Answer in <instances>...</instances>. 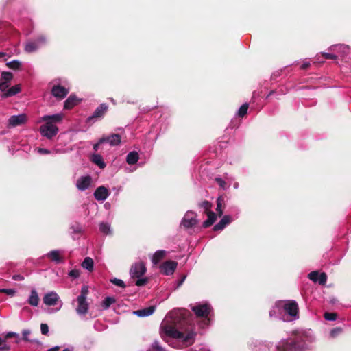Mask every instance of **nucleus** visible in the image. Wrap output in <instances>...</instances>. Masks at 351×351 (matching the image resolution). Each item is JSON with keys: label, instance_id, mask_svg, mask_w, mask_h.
Wrapping results in <instances>:
<instances>
[{"label": "nucleus", "instance_id": "nucleus-1", "mask_svg": "<svg viewBox=\"0 0 351 351\" xmlns=\"http://www.w3.org/2000/svg\"><path fill=\"white\" fill-rule=\"evenodd\" d=\"M189 314V312L185 309L172 313V317H174V323L180 322L179 327L182 328V330H179L178 328L171 324H164L162 326L167 336L181 341L183 346L191 345L194 341L196 335L193 326H191L190 328L184 330L182 328V326L189 322L186 317Z\"/></svg>", "mask_w": 351, "mask_h": 351}, {"label": "nucleus", "instance_id": "nucleus-2", "mask_svg": "<svg viewBox=\"0 0 351 351\" xmlns=\"http://www.w3.org/2000/svg\"><path fill=\"white\" fill-rule=\"evenodd\" d=\"M64 117V114L63 113L43 116L39 122H45V123L39 128L40 134L48 139L54 137L58 132V128L56 124L61 123Z\"/></svg>", "mask_w": 351, "mask_h": 351}, {"label": "nucleus", "instance_id": "nucleus-3", "mask_svg": "<svg viewBox=\"0 0 351 351\" xmlns=\"http://www.w3.org/2000/svg\"><path fill=\"white\" fill-rule=\"evenodd\" d=\"M282 311L287 313L293 319H297L299 317L298 305L294 300L279 301L276 302L269 311V316L271 317L278 316L281 313Z\"/></svg>", "mask_w": 351, "mask_h": 351}, {"label": "nucleus", "instance_id": "nucleus-4", "mask_svg": "<svg viewBox=\"0 0 351 351\" xmlns=\"http://www.w3.org/2000/svg\"><path fill=\"white\" fill-rule=\"evenodd\" d=\"M278 349L279 351H305L308 346L306 342L298 337L294 340L282 341L278 346Z\"/></svg>", "mask_w": 351, "mask_h": 351}, {"label": "nucleus", "instance_id": "nucleus-5", "mask_svg": "<svg viewBox=\"0 0 351 351\" xmlns=\"http://www.w3.org/2000/svg\"><path fill=\"white\" fill-rule=\"evenodd\" d=\"M47 43V38L45 35H39L34 40H29L27 41L24 46V50L27 53H33L38 49L40 47L45 45Z\"/></svg>", "mask_w": 351, "mask_h": 351}, {"label": "nucleus", "instance_id": "nucleus-6", "mask_svg": "<svg viewBox=\"0 0 351 351\" xmlns=\"http://www.w3.org/2000/svg\"><path fill=\"white\" fill-rule=\"evenodd\" d=\"M191 310L194 312L197 317L207 319L206 324H208V318L212 311V308L210 304L207 303L197 304L196 305L191 307Z\"/></svg>", "mask_w": 351, "mask_h": 351}, {"label": "nucleus", "instance_id": "nucleus-7", "mask_svg": "<svg viewBox=\"0 0 351 351\" xmlns=\"http://www.w3.org/2000/svg\"><path fill=\"white\" fill-rule=\"evenodd\" d=\"M76 304L75 311L77 315L82 316L85 315L89 308V304L87 301V299H84L82 298H77L75 300L72 301V304L75 305Z\"/></svg>", "mask_w": 351, "mask_h": 351}, {"label": "nucleus", "instance_id": "nucleus-8", "mask_svg": "<svg viewBox=\"0 0 351 351\" xmlns=\"http://www.w3.org/2000/svg\"><path fill=\"white\" fill-rule=\"evenodd\" d=\"M108 109V106L106 104H100L94 111L93 115L88 117L86 119V123H92L95 121L96 119L102 118L106 113Z\"/></svg>", "mask_w": 351, "mask_h": 351}, {"label": "nucleus", "instance_id": "nucleus-9", "mask_svg": "<svg viewBox=\"0 0 351 351\" xmlns=\"http://www.w3.org/2000/svg\"><path fill=\"white\" fill-rule=\"evenodd\" d=\"M146 272V267L144 263H134L130 268V274L132 278H141Z\"/></svg>", "mask_w": 351, "mask_h": 351}, {"label": "nucleus", "instance_id": "nucleus-10", "mask_svg": "<svg viewBox=\"0 0 351 351\" xmlns=\"http://www.w3.org/2000/svg\"><path fill=\"white\" fill-rule=\"evenodd\" d=\"M27 121V117L25 114H20L18 115H13L8 119V127L14 128L19 125L25 124Z\"/></svg>", "mask_w": 351, "mask_h": 351}, {"label": "nucleus", "instance_id": "nucleus-11", "mask_svg": "<svg viewBox=\"0 0 351 351\" xmlns=\"http://www.w3.org/2000/svg\"><path fill=\"white\" fill-rule=\"evenodd\" d=\"M43 300L44 304L51 306L58 304V302L60 301V297L56 291H52L45 294Z\"/></svg>", "mask_w": 351, "mask_h": 351}, {"label": "nucleus", "instance_id": "nucleus-12", "mask_svg": "<svg viewBox=\"0 0 351 351\" xmlns=\"http://www.w3.org/2000/svg\"><path fill=\"white\" fill-rule=\"evenodd\" d=\"M178 263L173 261H167L160 265V268L163 274L169 276L173 274L177 267Z\"/></svg>", "mask_w": 351, "mask_h": 351}, {"label": "nucleus", "instance_id": "nucleus-13", "mask_svg": "<svg viewBox=\"0 0 351 351\" xmlns=\"http://www.w3.org/2000/svg\"><path fill=\"white\" fill-rule=\"evenodd\" d=\"M92 182V178L89 176H81L76 182V187L80 191H85L88 189Z\"/></svg>", "mask_w": 351, "mask_h": 351}, {"label": "nucleus", "instance_id": "nucleus-14", "mask_svg": "<svg viewBox=\"0 0 351 351\" xmlns=\"http://www.w3.org/2000/svg\"><path fill=\"white\" fill-rule=\"evenodd\" d=\"M197 223L195 215L192 211H188L184 216L181 224L185 228H191Z\"/></svg>", "mask_w": 351, "mask_h": 351}, {"label": "nucleus", "instance_id": "nucleus-15", "mask_svg": "<svg viewBox=\"0 0 351 351\" xmlns=\"http://www.w3.org/2000/svg\"><path fill=\"white\" fill-rule=\"evenodd\" d=\"M108 143L111 146L118 145L121 143L119 134H112L107 136H103L99 140V143Z\"/></svg>", "mask_w": 351, "mask_h": 351}, {"label": "nucleus", "instance_id": "nucleus-16", "mask_svg": "<svg viewBox=\"0 0 351 351\" xmlns=\"http://www.w3.org/2000/svg\"><path fill=\"white\" fill-rule=\"evenodd\" d=\"M108 196V190L103 186L98 187L94 193V197L98 201H104Z\"/></svg>", "mask_w": 351, "mask_h": 351}, {"label": "nucleus", "instance_id": "nucleus-17", "mask_svg": "<svg viewBox=\"0 0 351 351\" xmlns=\"http://www.w3.org/2000/svg\"><path fill=\"white\" fill-rule=\"evenodd\" d=\"M46 256L51 261H53L56 263H60L64 262L62 253L60 250H52L50 252H49Z\"/></svg>", "mask_w": 351, "mask_h": 351}, {"label": "nucleus", "instance_id": "nucleus-18", "mask_svg": "<svg viewBox=\"0 0 351 351\" xmlns=\"http://www.w3.org/2000/svg\"><path fill=\"white\" fill-rule=\"evenodd\" d=\"M81 99H78L75 95H70L67 99L64 101V109L70 110L74 106L80 104Z\"/></svg>", "mask_w": 351, "mask_h": 351}, {"label": "nucleus", "instance_id": "nucleus-19", "mask_svg": "<svg viewBox=\"0 0 351 351\" xmlns=\"http://www.w3.org/2000/svg\"><path fill=\"white\" fill-rule=\"evenodd\" d=\"M27 302L32 306H37L39 304L38 294L35 289H32L30 292Z\"/></svg>", "mask_w": 351, "mask_h": 351}, {"label": "nucleus", "instance_id": "nucleus-20", "mask_svg": "<svg viewBox=\"0 0 351 351\" xmlns=\"http://www.w3.org/2000/svg\"><path fill=\"white\" fill-rule=\"evenodd\" d=\"M231 221V217L229 215H225L220 220V221L214 226V230L219 231L223 230L226 225L229 224Z\"/></svg>", "mask_w": 351, "mask_h": 351}, {"label": "nucleus", "instance_id": "nucleus-21", "mask_svg": "<svg viewBox=\"0 0 351 351\" xmlns=\"http://www.w3.org/2000/svg\"><path fill=\"white\" fill-rule=\"evenodd\" d=\"M155 311V306H151L134 312L138 317H147L151 315Z\"/></svg>", "mask_w": 351, "mask_h": 351}, {"label": "nucleus", "instance_id": "nucleus-22", "mask_svg": "<svg viewBox=\"0 0 351 351\" xmlns=\"http://www.w3.org/2000/svg\"><path fill=\"white\" fill-rule=\"evenodd\" d=\"M167 252L165 250H158L156 251L152 258V261L154 265H157L161 260H162L167 254Z\"/></svg>", "mask_w": 351, "mask_h": 351}, {"label": "nucleus", "instance_id": "nucleus-23", "mask_svg": "<svg viewBox=\"0 0 351 351\" xmlns=\"http://www.w3.org/2000/svg\"><path fill=\"white\" fill-rule=\"evenodd\" d=\"M69 89H51V94L58 99H62L68 94Z\"/></svg>", "mask_w": 351, "mask_h": 351}, {"label": "nucleus", "instance_id": "nucleus-24", "mask_svg": "<svg viewBox=\"0 0 351 351\" xmlns=\"http://www.w3.org/2000/svg\"><path fill=\"white\" fill-rule=\"evenodd\" d=\"M91 161L101 169H104L106 167V163L104 162L102 156L99 154H93Z\"/></svg>", "mask_w": 351, "mask_h": 351}, {"label": "nucleus", "instance_id": "nucleus-25", "mask_svg": "<svg viewBox=\"0 0 351 351\" xmlns=\"http://www.w3.org/2000/svg\"><path fill=\"white\" fill-rule=\"evenodd\" d=\"M138 154L136 152H130L127 155L126 162L129 165H134L138 162Z\"/></svg>", "mask_w": 351, "mask_h": 351}, {"label": "nucleus", "instance_id": "nucleus-26", "mask_svg": "<svg viewBox=\"0 0 351 351\" xmlns=\"http://www.w3.org/2000/svg\"><path fill=\"white\" fill-rule=\"evenodd\" d=\"M206 215L208 216V219L203 223V226L204 228H208L213 225V223L215 221L217 218L216 214L213 211L207 213Z\"/></svg>", "mask_w": 351, "mask_h": 351}, {"label": "nucleus", "instance_id": "nucleus-27", "mask_svg": "<svg viewBox=\"0 0 351 351\" xmlns=\"http://www.w3.org/2000/svg\"><path fill=\"white\" fill-rule=\"evenodd\" d=\"M13 77V75L10 72H3L1 74V80L0 82V88H3V86L8 82H10ZM5 88H8V86L6 85Z\"/></svg>", "mask_w": 351, "mask_h": 351}, {"label": "nucleus", "instance_id": "nucleus-28", "mask_svg": "<svg viewBox=\"0 0 351 351\" xmlns=\"http://www.w3.org/2000/svg\"><path fill=\"white\" fill-rule=\"evenodd\" d=\"M82 266L86 269L87 270L91 271L93 269L94 262L93 260L90 257H86L84 258L82 263Z\"/></svg>", "mask_w": 351, "mask_h": 351}, {"label": "nucleus", "instance_id": "nucleus-29", "mask_svg": "<svg viewBox=\"0 0 351 351\" xmlns=\"http://www.w3.org/2000/svg\"><path fill=\"white\" fill-rule=\"evenodd\" d=\"M2 91L1 96L3 97H8L15 95L20 93L21 89H0Z\"/></svg>", "mask_w": 351, "mask_h": 351}, {"label": "nucleus", "instance_id": "nucleus-30", "mask_svg": "<svg viewBox=\"0 0 351 351\" xmlns=\"http://www.w3.org/2000/svg\"><path fill=\"white\" fill-rule=\"evenodd\" d=\"M116 300L113 297H106L101 303L104 309H108L112 304L115 303Z\"/></svg>", "mask_w": 351, "mask_h": 351}, {"label": "nucleus", "instance_id": "nucleus-31", "mask_svg": "<svg viewBox=\"0 0 351 351\" xmlns=\"http://www.w3.org/2000/svg\"><path fill=\"white\" fill-rule=\"evenodd\" d=\"M66 85V84L64 82H62L60 79H55L50 82L49 88H65Z\"/></svg>", "mask_w": 351, "mask_h": 351}, {"label": "nucleus", "instance_id": "nucleus-32", "mask_svg": "<svg viewBox=\"0 0 351 351\" xmlns=\"http://www.w3.org/2000/svg\"><path fill=\"white\" fill-rule=\"evenodd\" d=\"M6 65L11 69L18 70L20 69L21 66V62L19 60H14L11 62H9L6 64Z\"/></svg>", "mask_w": 351, "mask_h": 351}, {"label": "nucleus", "instance_id": "nucleus-33", "mask_svg": "<svg viewBox=\"0 0 351 351\" xmlns=\"http://www.w3.org/2000/svg\"><path fill=\"white\" fill-rule=\"evenodd\" d=\"M99 230L101 232L108 234L110 233V226L108 223L102 222L99 224Z\"/></svg>", "mask_w": 351, "mask_h": 351}, {"label": "nucleus", "instance_id": "nucleus-34", "mask_svg": "<svg viewBox=\"0 0 351 351\" xmlns=\"http://www.w3.org/2000/svg\"><path fill=\"white\" fill-rule=\"evenodd\" d=\"M247 109H248V104H243L239 109L238 112H237V115L240 117H244L246 114H247Z\"/></svg>", "mask_w": 351, "mask_h": 351}, {"label": "nucleus", "instance_id": "nucleus-35", "mask_svg": "<svg viewBox=\"0 0 351 351\" xmlns=\"http://www.w3.org/2000/svg\"><path fill=\"white\" fill-rule=\"evenodd\" d=\"M88 292V287L86 285H84L81 289L80 294L77 298H82L84 299H87Z\"/></svg>", "mask_w": 351, "mask_h": 351}, {"label": "nucleus", "instance_id": "nucleus-36", "mask_svg": "<svg viewBox=\"0 0 351 351\" xmlns=\"http://www.w3.org/2000/svg\"><path fill=\"white\" fill-rule=\"evenodd\" d=\"M200 206H201V208H202L205 210L206 213L211 211L210 208L212 207V204L210 202H208V201H204V202H202L200 204Z\"/></svg>", "mask_w": 351, "mask_h": 351}, {"label": "nucleus", "instance_id": "nucleus-37", "mask_svg": "<svg viewBox=\"0 0 351 351\" xmlns=\"http://www.w3.org/2000/svg\"><path fill=\"white\" fill-rule=\"evenodd\" d=\"M324 317L326 320L335 321L337 317V314L335 313H325Z\"/></svg>", "mask_w": 351, "mask_h": 351}, {"label": "nucleus", "instance_id": "nucleus-38", "mask_svg": "<svg viewBox=\"0 0 351 351\" xmlns=\"http://www.w3.org/2000/svg\"><path fill=\"white\" fill-rule=\"evenodd\" d=\"M110 282L114 284V285L116 286H118V287H125V285L124 283V282L121 280V279H118V278H112V279H110Z\"/></svg>", "mask_w": 351, "mask_h": 351}, {"label": "nucleus", "instance_id": "nucleus-39", "mask_svg": "<svg viewBox=\"0 0 351 351\" xmlns=\"http://www.w3.org/2000/svg\"><path fill=\"white\" fill-rule=\"evenodd\" d=\"M326 280H327V276L325 273L319 274L317 282L320 285H324L326 282Z\"/></svg>", "mask_w": 351, "mask_h": 351}, {"label": "nucleus", "instance_id": "nucleus-40", "mask_svg": "<svg viewBox=\"0 0 351 351\" xmlns=\"http://www.w3.org/2000/svg\"><path fill=\"white\" fill-rule=\"evenodd\" d=\"M149 351H165L159 344L158 342L155 341L153 343L152 348L149 350Z\"/></svg>", "mask_w": 351, "mask_h": 351}, {"label": "nucleus", "instance_id": "nucleus-41", "mask_svg": "<svg viewBox=\"0 0 351 351\" xmlns=\"http://www.w3.org/2000/svg\"><path fill=\"white\" fill-rule=\"evenodd\" d=\"M321 56L325 59H330V60H337V56L336 55L326 53V52H322Z\"/></svg>", "mask_w": 351, "mask_h": 351}, {"label": "nucleus", "instance_id": "nucleus-42", "mask_svg": "<svg viewBox=\"0 0 351 351\" xmlns=\"http://www.w3.org/2000/svg\"><path fill=\"white\" fill-rule=\"evenodd\" d=\"M71 228L73 230V233L80 234L82 232V228L79 223L72 225Z\"/></svg>", "mask_w": 351, "mask_h": 351}, {"label": "nucleus", "instance_id": "nucleus-43", "mask_svg": "<svg viewBox=\"0 0 351 351\" xmlns=\"http://www.w3.org/2000/svg\"><path fill=\"white\" fill-rule=\"evenodd\" d=\"M318 277L319 273L317 271H312L308 274L309 279L315 282H317Z\"/></svg>", "mask_w": 351, "mask_h": 351}, {"label": "nucleus", "instance_id": "nucleus-44", "mask_svg": "<svg viewBox=\"0 0 351 351\" xmlns=\"http://www.w3.org/2000/svg\"><path fill=\"white\" fill-rule=\"evenodd\" d=\"M4 340L0 337V351H8L10 350V348L7 344H3Z\"/></svg>", "mask_w": 351, "mask_h": 351}, {"label": "nucleus", "instance_id": "nucleus-45", "mask_svg": "<svg viewBox=\"0 0 351 351\" xmlns=\"http://www.w3.org/2000/svg\"><path fill=\"white\" fill-rule=\"evenodd\" d=\"M221 202L222 199L221 197H219L217 200V211L220 216L223 214V211L221 210Z\"/></svg>", "mask_w": 351, "mask_h": 351}, {"label": "nucleus", "instance_id": "nucleus-46", "mask_svg": "<svg viewBox=\"0 0 351 351\" xmlns=\"http://www.w3.org/2000/svg\"><path fill=\"white\" fill-rule=\"evenodd\" d=\"M69 275L73 278H77L80 276V271L77 269H72L69 271Z\"/></svg>", "mask_w": 351, "mask_h": 351}, {"label": "nucleus", "instance_id": "nucleus-47", "mask_svg": "<svg viewBox=\"0 0 351 351\" xmlns=\"http://www.w3.org/2000/svg\"><path fill=\"white\" fill-rule=\"evenodd\" d=\"M217 183L220 186L221 188L225 189L226 188V182L220 178H217L215 179Z\"/></svg>", "mask_w": 351, "mask_h": 351}, {"label": "nucleus", "instance_id": "nucleus-48", "mask_svg": "<svg viewBox=\"0 0 351 351\" xmlns=\"http://www.w3.org/2000/svg\"><path fill=\"white\" fill-rule=\"evenodd\" d=\"M40 330L42 334L47 335L49 332V327L46 324H41L40 325Z\"/></svg>", "mask_w": 351, "mask_h": 351}, {"label": "nucleus", "instance_id": "nucleus-49", "mask_svg": "<svg viewBox=\"0 0 351 351\" xmlns=\"http://www.w3.org/2000/svg\"><path fill=\"white\" fill-rule=\"evenodd\" d=\"M0 292L5 293L10 295H13L15 293V291L11 289H0Z\"/></svg>", "mask_w": 351, "mask_h": 351}, {"label": "nucleus", "instance_id": "nucleus-50", "mask_svg": "<svg viewBox=\"0 0 351 351\" xmlns=\"http://www.w3.org/2000/svg\"><path fill=\"white\" fill-rule=\"evenodd\" d=\"M138 278V279L136 282V285H137V286L144 285L147 282L146 278Z\"/></svg>", "mask_w": 351, "mask_h": 351}, {"label": "nucleus", "instance_id": "nucleus-51", "mask_svg": "<svg viewBox=\"0 0 351 351\" xmlns=\"http://www.w3.org/2000/svg\"><path fill=\"white\" fill-rule=\"evenodd\" d=\"M38 152L42 154H47L50 153V151L45 148H39Z\"/></svg>", "mask_w": 351, "mask_h": 351}, {"label": "nucleus", "instance_id": "nucleus-52", "mask_svg": "<svg viewBox=\"0 0 351 351\" xmlns=\"http://www.w3.org/2000/svg\"><path fill=\"white\" fill-rule=\"evenodd\" d=\"M310 66H311V64H310L309 62H304V63L301 65L300 68H301V69H302V70H306V69H307Z\"/></svg>", "mask_w": 351, "mask_h": 351}, {"label": "nucleus", "instance_id": "nucleus-53", "mask_svg": "<svg viewBox=\"0 0 351 351\" xmlns=\"http://www.w3.org/2000/svg\"><path fill=\"white\" fill-rule=\"evenodd\" d=\"M13 280H23L24 279L23 276L21 275H14L12 277Z\"/></svg>", "mask_w": 351, "mask_h": 351}, {"label": "nucleus", "instance_id": "nucleus-54", "mask_svg": "<svg viewBox=\"0 0 351 351\" xmlns=\"http://www.w3.org/2000/svg\"><path fill=\"white\" fill-rule=\"evenodd\" d=\"M47 351H59V348L58 346L54 347L48 350ZM62 351H71L69 348H65Z\"/></svg>", "mask_w": 351, "mask_h": 351}, {"label": "nucleus", "instance_id": "nucleus-55", "mask_svg": "<svg viewBox=\"0 0 351 351\" xmlns=\"http://www.w3.org/2000/svg\"><path fill=\"white\" fill-rule=\"evenodd\" d=\"M29 334V330H24V331L23 332V338H24L25 339H27V335H28Z\"/></svg>", "mask_w": 351, "mask_h": 351}, {"label": "nucleus", "instance_id": "nucleus-56", "mask_svg": "<svg viewBox=\"0 0 351 351\" xmlns=\"http://www.w3.org/2000/svg\"><path fill=\"white\" fill-rule=\"evenodd\" d=\"M101 143H99V142L96 144L94 145L93 146V149L95 151H97L98 149H99V145H100Z\"/></svg>", "mask_w": 351, "mask_h": 351}, {"label": "nucleus", "instance_id": "nucleus-57", "mask_svg": "<svg viewBox=\"0 0 351 351\" xmlns=\"http://www.w3.org/2000/svg\"><path fill=\"white\" fill-rule=\"evenodd\" d=\"M185 278H186V277H185V276H184V277L180 280V281L179 282V284H178V285H179V286H180V285H181L182 284V282H184V280Z\"/></svg>", "mask_w": 351, "mask_h": 351}, {"label": "nucleus", "instance_id": "nucleus-58", "mask_svg": "<svg viewBox=\"0 0 351 351\" xmlns=\"http://www.w3.org/2000/svg\"><path fill=\"white\" fill-rule=\"evenodd\" d=\"M5 55V53H3V52H0V58L3 57Z\"/></svg>", "mask_w": 351, "mask_h": 351}, {"label": "nucleus", "instance_id": "nucleus-59", "mask_svg": "<svg viewBox=\"0 0 351 351\" xmlns=\"http://www.w3.org/2000/svg\"><path fill=\"white\" fill-rule=\"evenodd\" d=\"M11 88H20V86L16 84V85H14V86H12Z\"/></svg>", "mask_w": 351, "mask_h": 351}, {"label": "nucleus", "instance_id": "nucleus-60", "mask_svg": "<svg viewBox=\"0 0 351 351\" xmlns=\"http://www.w3.org/2000/svg\"><path fill=\"white\" fill-rule=\"evenodd\" d=\"M274 91H271L267 96V97H269L270 95L273 94Z\"/></svg>", "mask_w": 351, "mask_h": 351}, {"label": "nucleus", "instance_id": "nucleus-61", "mask_svg": "<svg viewBox=\"0 0 351 351\" xmlns=\"http://www.w3.org/2000/svg\"><path fill=\"white\" fill-rule=\"evenodd\" d=\"M256 91H254V92L253 93V97H254L256 96Z\"/></svg>", "mask_w": 351, "mask_h": 351}]
</instances>
